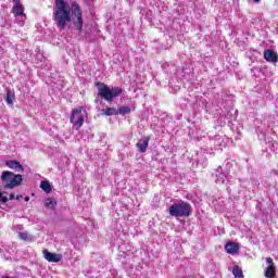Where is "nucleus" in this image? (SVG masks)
Listing matches in <instances>:
<instances>
[{
  "mask_svg": "<svg viewBox=\"0 0 278 278\" xmlns=\"http://www.w3.org/2000/svg\"><path fill=\"white\" fill-rule=\"evenodd\" d=\"M192 212L190 203L181 202L169 206V214L175 218H187Z\"/></svg>",
  "mask_w": 278,
  "mask_h": 278,
  "instance_id": "4",
  "label": "nucleus"
},
{
  "mask_svg": "<svg viewBox=\"0 0 278 278\" xmlns=\"http://www.w3.org/2000/svg\"><path fill=\"white\" fill-rule=\"evenodd\" d=\"M13 14L14 16H25V7L21 3V0H13Z\"/></svg>",
  "mask_w": 278,
  "mask_h": 278,
  "instance_id": "8",
  "label": "nucleus"
},
{
  "mask_svg": "<svg viewBox=\"0 0 278 278\" xmlns=\"http://www.w3.org/2000/svg\"><path fill=\"white\" fill-rule=\"evenodd\" d=\"M29 235H27V232H20V240H28Z\"/></svg>",
  "mask_w": 278,
  "mask_h": 278,
  "instance_id": "20",
  "label": "nucleus"
},
{
  "mask_svg": "<svg viewBox=\"0 0 278 278\" xmlns=\"http://www.w3.org/2000/svg\"><path fill=\"white\" fill-rule=\"evenodd\" d=\"M24 201H26V202L29 201V197H25Z\"/></svg>",
  "mask_w": 278,
  "mask_h": 278,
  "instance_id": "25",
  "label": "nucleus"
},
{
  "mask_svg": "<svg viewBox=\"0 0 278 278\" xmlns=\"http://www.w3.org/2000/svg\"><path fill=\"white\" fill-rule=\"evenodd\" d=\"M254 3H260L262 0H253Z\"/></svg>",
  "mask_w": 278,
  "mask_h": 278,
  "instance_id": "26",
  "label": "nucleus"
},
{
  "mask_svg": "<svg viewBox=\"0 0 278 278\" xmlns=\"http://www.w3.org/2000/svg\"><path fill=\"white\" fill-rule=\"evenodd\" d=\"M14 99H15L14 93L12 91H8L7 98H5L8 105H14Z\"/></svg>",
  "mask_w": 278,
  "mask_h": 278,
  "instance_id": "19",
  "label": "nucleus"
},
{
  "mask_svg": "<svg viewBox=\"0 0 278 278\" xmlns=\"http://www.w3.org/2000/svg\"><path fill=\"white\" fill-rule=\"evenodd\" d=\"M102 114H104V116H118V110L110 106V108L103 109Z\"/></svg>",
  "mask_w": 278,
  "mask_h": 278,
  "instance_id": "13",
  "label": "nucleus"
},
{
  "mask_svg": "<svg viewBox=\"0 0 278 278\" xmlns=\"http://www.w3.org/2000/svg\"><path fill=\"white\" fill-rule=\"evenodd\" d=\"M40 188L47 194L51 193V184L49 182V180H42L40 184Z\"/></svg>",
  "mask_w": 278,
  "mask_h": 278,
  "instance_id": "16",
  "label": "nucleus"
},
{
  "mask_svg": "<svg viewBox=\"0 0 278 278\" xmlns=\"http://www.w3.org/2000/svg\"><path fill=\"white\" fill-rule=\"evenodd\" d=\"M72 12L75 16L73 23L78 31V34H81L84 31V13L81 11V7L77 3V1L72 2Z\"/></svg>",
  "mask_w": 278,
  "mask_h": 278,
  "instance_id": "5",
  "label": "nucleus"
},
{
  "mask_svg": "<svg viewBox=\"0 0 278 278\" xmlns=\"http://www.w3.org/2000/svg\"><path fill=\"white\" fill-rule=\"evenodd\" d=\"M1 181H3L4 188L9 190H14V188L23 184V175L4 170L2 172V175H1Z\"/></svg>",
  "mask_w": 278,
  "mask_h": 278,
  "instance_id": "3",
  "label": "nucleus"
},
{
  "mask_svg": "<svg viewBox=\"0 0 278 278\" xmlns=\"http://www.w3.org/2000/svg\"><path fill=\"white\" fill-rule=\"evenodd\" d=\"M275 60H276V62H278V54L277 53H276Z\"/></svg>",
  "mask_w": 278,
  "mask_h": 278,
  "instance_id": "27",
  "label": "nucleus"
},
{
  "mask_svg": "<svg viewBox=\"0 0 278 278\" xmlns=\"http://www.w3.org/2000/svg\"><path fill=\"white\" fill-rule=\"evenodd\" d=\"M94 86L98 88V97L104 99L108 103H112L116 97L123 94V88L108 86L105 83H94Z\"/></svg>",
  "mask_w": 278,
  "mask_h": 278,
  "instance_id": "2",
  "label": "nucleus"
},
{
  "mask_svg": "<svg viewBox=\"0 0 278 278\" xmlns=\"http://www.w3.org/2000/svg\"><path fill=\"white\" fill-rule=\"evenodd\" d=\"M0 201L1 203H8V197L3 195L1 191H0Z\"/></svg>",
  "mask_w": 278,
  "mask_h": 278,
  "instance_id": "21",
  "label": "nucleus"
},
{
  "mask_svg": "<svg viewBox=\"0 0 278 278\" xmlns=\"http://www.w3.org/2000/svg\"><path fill=\"white\" fill-rule=\"evenodd\" d=\"M15 198H16V195L14 193H11L9 197L10 201H13V199H15Z\"/></svg>",
  "mask_w": 278,
  "mask_h": 278,
  "instance_id": "23",
  "label": "nucleus"
},
{
  "mask_svg": "<svg viewBox=\"0 0 278 278\" xmlns=\"http://www.w3.org/2000/svg\"><path fill=\"white\" fill-rule=\"evenodd\" d=\"M149 140H151V137H143L136 143L139 153H147V149H149Z\"/></svg>",
  "mask_w": 278,
  "mask_h": 278,
  "instance_id": "10",
  "label": "nucleus"
},
{
  "mask_svg": "<svg viewBox=\"0 0 278 278\" xmlns=\"http://www.w3.org/2000/svg\"><path fill=\"white\" fill-rule=\"evenodd\" d=\"M232 275L235 278H244V274L242 273V268L240 266L235 265L232 267Z\"/></svg>",
  "mask_w": 278,
  "mask_h": 278,
  "instance_id": "15",
  "label": "nucleus"
},
{
  "mask_svg": "<svg viewBox=\"0 0 278 278\" xmlns=\"http://www.w3.org/2000/svg\"><path fill=\"white\" fill-rule=\"evenodd\" d=\"M264 59L266 62H271L273 64L277 63V59L275 56L277 55V52L274 50H265L264 53Z\"/></svg>",
  "mask_w": 278,
  "mask_h": 278,
  "instance_id": "11",
  "label": "nucleus"
},
{
  "mask_svg": "<svg viewBox=\"0 0 278 278\" xmlns=\"http://www.w3.org/2000/svg\"><path fill=\"white\" fill-rule=\"evenodd\" d=\"M5 166H8L9 168L18 169V170H21V173H23V170H25V169L23 168V165H22L21 162H18V161H7V162H5Z\"/></svg>",
  "mask_w": 278,
  "mask_h": 278,
  "instance_id": "12",
  "label": "nucleus"
},
{
  "mask_svg": "<svg viewBox=\"0 0 278 278\" xmlns=\"http://www.w3.org/2000/svg\"><path fill=\"white\" fill-rule=\"evenodd\" d=\"M225 251L229 255H238V253H240V245L233 241H228L225 244Z\"/></svg>",
  "mask_w": 278,
  "mask_h": 278,
  "instance_id": "7",
  "label": "nucleus"
},
{
  "mask_svg": "<svg viewBox=\"0 0 278 278\" xmlns=\"http://www.w3.org/2000/svg\"><path fill=\"white\" fill-rule=\"evenodd\" d=\"M266 262H267L268 266H275V262L273 261V257H267Z\"/></svg>",
  "mask_w": 278,
  "mask_h": 278,
  "instance_id": "22",
  "label": "nucleus"
},
{
  "mask_svg": "<svg viewBox=\"0 0 278 278\" xmlns=\"http://www.w3.org/2000/svg\"><path fill=\"white\" fill-rule=\"evenodd\" d=\"M16 199L18 200V199H23V194H17L16 195Z\"/></svg>",
  "mask_w": 278,
  "mask_h": 278,
  "instance_id": "24",
  "label": "nucleus"
},
{
  "mask_svg": "<svg viewBox=\"0 0 278 278\" xmlns=\"http://www.w3.org/2000/svg\"><path fill=\"white\" fill-rule=\"evenodd\" d=\"M58 205V202H54L53 199L48 198L45 200V206L49 207L50 210H55V206Z\"/></svg>",
  "mask_w": 278,
  "mask_h": 278,
  "instance_id": "18",
  "label": "nucleus"
},
{
  "mask_svg": "<svg viewBox=\"0 0 278 278\" xmlns=\"http://www.w3.org/2000/svg\"><path fill=\"white\" fill-rule=\"evenodd\" d=\"M84 108H77L72 110V114L70 116V122L74 124L73 129H81L84 127L85 118L81 115V111Z\"/></svg>",
  "mask_w": 278,
  "mask_h": 278,
  "instance_id": "6",
  "label": "nucleus"
},
{
  "mask_svg": "<svg viewBox=\"0 0 278 278\" xmlns=\"http://www.w3.org/2000/svg\"><path fill=\"white\" fill-rule=\"evenodd\" d=\"M277 275V269L275 268V266H267L265 269V277L266 278H275V276Z\"/></svg>",
  "mask_w": 278,
  "mask_h": 278,
  "instance_id": "14",
  "label": "nucleus"
},
{
  "mask_svg": "<svg viewBox=\"0 0 278 278\" xmlns=\"http://www.w3.org/2000/svg\"><path fill=\"white\" fill-rule=\"evenodd\" d=\"M43 257L47 260V262H52L56 264L58 262H61L62 255L61 254H55L49 252V250H43Z\"/></svg>",
  "mask_w": 278,
  "mask_h": 278,
  "instance_id": "9",
  "label": "nucleus"
},
{
  "mask_svg": "<svg viewBox=\"0 0 278 278\" xmlns=\"http://www.w3.org/2000/svg\"><path fill=\"white\" fill-rule=\"evenodd\" d=\"M53 18L60 29H66V24L71 23V5L68 2L65 0H55Z\"/></svg>",
  "mask_w": 278,
  "mask_h": 278,
  "instance_id": "1",
  "label": "nucleus"
},
{
  "mask_svg": "<svg viewBox=\"0 0 278 278\" xmlns=\"http://www.w3.org/2000/svg\"><path fill=\"white\" fill-rule=\"evenodd\" d=\"M121 114L122 116H125V114H131V108L129 106H119L117 109V115Z\"/></svg>",
  "mask_w": 278,
  "mask_h": 278,
  "instance_id": "17",
  "label": "nucleus"
}]
</instances>
